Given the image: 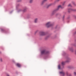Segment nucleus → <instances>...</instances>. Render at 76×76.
I'll use <instances>...</instances> for the list:
<instances>
[{"mask_svg": "<svg viewBox=\"0 0 76 76\" xmlns=\"http://www.w3.org/2000/svg\"><path fill=\"white\" fill-rule=\"evenodd\" d=\"M60 74H61L63 76H64L65 73H64V71H61V72H60Z\"/></svg>", "mask_w": 76, "mask_h": 76, "instance_id": "39448f33", "label": "nucleus"}, {"mask_svg": "<svg viewBox=\"0 0 76 76\" xmlns=\"http://www.w3.org/2000/svg\"><path fill=\"white\" fill-rule=\"evenodd\" d=\"M38 18H36L34 20L35 23H37L38 22Z\"/></svg>", "mask_w": 76, "mask_h": 76, "instance_id": "1a4fd4ad", "label": "nucleus"}, {"mask_svg": "<svg viewBox=\"0 0 76 76\" xmlns=\"http://www.w3.org/2000/svg\"><path fill=\"white\" fill-rule=\"evenodd\" d=\"M53 4H51L49 5V6H51Z\"/></svg>", "mask_w": 76, "mask_h": 76, "instance_id": "412c9836", "label": "nucleus"}, {"mask_svg": "<svg viewBox=\"0 0 76 76\" xmlns=\"http://www.w3.org/2000/svg\"><path fill=\"white\" fill-rule=\"evenodd\" d=\"M74 75H75V76H76V72H74Z\"/></svg>", "mask_w": 76, "mask_h": 76, "instance_id": "a211bd4d", "label": "nucleus"}, {"mask_svg": "<svg viewBox=\"0 0 76 76\" xmlns=\"http://www.w3.org/2000/svg\"><path fill=\"white\" fill-rule=\"evenodd\" d=\"M7 76H10L9 74H7Z\"/></svg>", "mask_w": 76, "mask_h": 76, "instance_id": "5701e85b", "label": "nucleus"}, {"mask_svg": "<svg viewBox=\"0 0 76 76\" xmlns=\"http://www.w3.org/2000/svg\"><path fill=\"white\" fill-rule=\"evenodd\" d=\"M60 0H57L56 1H60Z\"/></svg>", "mask_w": 76, "mask_h": 76, "instance_id": "4be33fe9", "label": "nucleus"}, {"mask_svg": "<svg viewBox=\"0 0 76 76\" xmlns=\"http://www.w3.org/2000/svg\"><path fill=\"white\" fill-rule=\"evenodd\" d=\"M68 7H72V5L71 4H69L68 5Z\"/></svg>", "mask_w": 76, "mask_h": 76, "instance_id": "2eb2a0df", "label": "nucleus"}, {"mask_svg": "<svg viewBox=\"0 0 76 76\" xmlns=\"http://www.w3.org/2000/svg\"><path fill=\"white\" fill-rule=\"evenodd\" d=\"M44 2L43 1L42 3H41V5L42 6V5H43L44 4Z\"/></svg>", "mask_w": 76, "mask_h": 76, "instance_id": "9b49d317", "label": "nucleus"}, {"mask_svg": "<svg viewBox=\"0 0 76 76\" xmlns=\"http://www.w3.org/2000/svg\"><path fill=\"white\" fill-rule=\"evenodd\" d=\"M41 54H49V52L48 51H46L45 50H43L41 52Z\"/></svg>", "mask_w": 76, "mask_h": 76, "instance_id": "7ed1b4c3", "label": "nucleus"}, {"mask_svg": "<svg viewBox=\"0 0 76 76\" xmlns=\"http://www.w3.org/2000/svg\"><path fill=\"white\" fill-rule=\"evenodd\" d=\"M70 68L71 69H74V67L73 66H71Z\"/></svg>", "mask_w": 76, "mask_h": 76, "instance_id": "4468645a", "label": "nucleus"}, {"mask_svg": "<svg viewBox=\"0 0 76 76\" xmlns=\"http://www.w3.org/2000/svg\"><path fill=\"white\" fill-rule=\"evenodd\" d=\"M1 31L2 32H4L5 31V30L3 29H1Z\"/></svg>", "mask_w": 76, "mask_h": 76, "instance_id": "f8f14e48", "label": "nucleus"}, {"mask_svg": "<svg viewBox=\"0 0 76 76\" xmlns=\"http://www.w3.org/2000/svg\"><path fill=\"white\" fill-rule=\"evenodd\" d=\"M45 25L47 28H49L50 26H52L53 24H52L51 22H48L45 24Z\"/></svg>", "mask_w": 76, "mask_h": 76, "instance_id": "f03ea898", "label": "nucleus"}, {"mask_svg": "<svg viewBox=\"0 0 76 76\" xmlns=\"http://www.w3.org/2000/svg\"><path fill=\"white\" fill-rule=\"evenodd\" d=\"M60 65H59L58 66V68L59 69H60Z\"/></svg>", "mask_w": 76, "mask_h": 76, "instance_id": "ddd939ff", "label": "nucleus"}, {"mask_svg": "<svg viewBox=\"0 0 76 76\" xmlns=\"http://www.w3.org/2000/svg\"><path fill=\"white\" fill-rule=\"evenodd\" d=\"M72 11H75L74 10L72 9H69L68 10V12H72Z\"/></svg>", "mask_w": 76, "mask_h": 76, "instance_id": "423d86ee", "label": "nucleus"}, {"mask_svg": "<svg viewBox=\"0 0 76 76\" xmlns=\"http://www.w3.org/2000/svg\"><path fill=\"white\" fill-rule=\"evenodd\" d=\"M70 59L69 58H66V62L67 63H68V62H69V61H70Z\"/></svg>", "mask_w": 76, "mask_h": 76, "instance_id": "0eeeda50", "label": "nucleus"}, {"mask_svg": "<svg viewBox=\"0 0 76 76\" xmlns=\"http://www.w3.org/2000/svg\"><path fill=\"white\" fill-rule=\"evenodd\" d=\"M0 60H1V62H2V61H3V60H2V58H1Z\"/></svg>", "mask_w": 76, "mask_h": 76, "instance_id": "aec40b11", "label": "nucleus"}, {"mask_svg": "<svg viewBox=\"0 0 76 76\" xmlns=\"http://www.w3.org/2000/svg\"><path fill=\"white\" fill-rule=\"evenodd\" d=\"M71 50V51H72V50Z\"/></svg>", "mask_w": 76, "mask_h": 76, "instance_id": "393cba45", "label": "nucleus"}, {"mask_svg": "<svg viewBox=\"0 0 76 76\" xmlns=\"http://www.w3.org/2000/svg\"><path fill=\"white\" fill-rule=\"evenodd\" d=\"M75 54H76V50L75 51Z\"/></svg>", "mask_w": 76, "mask_h": 76, "instance_id": "b1692460", "label": "nucleus"}, {"mask_svg": "<svg viewBox=\"0 0 76 76\" xmlns=\"http://www.w3.org/2000/svg\"><path fill=\"white\" fill-rule=\"evenodd\" d=\"M26 9H24L23 10V12H25V11H26Z\"/></svg>", "mask_w": 76, "mask_h": 76, "instance_id": "f3484780", "label": "nucleus"}, {"mask_svg": "<svg viewBox=\"0 0 76 76\" xmlns=\"http://www.w3.org/2000/svg\"><path fill=\"white\" fill-rule=\"evenodd\" d=\"M33 1V0H30V3H32Z\"/></svg>", "mask_w": 76, "mask_h": 76, "instance_id": "dca6fc26", "label": "nucleus"}, {"mask_svg": "<svg viewBox=\"0 0 76 76\" xmlns=\"http://www.w3.org/2000/svg\"><path fill=\"white\" fill-rule=\"evenodd\" d=\"M16 65L18 67H20L21 66V65L20 64L17 63L16 64Z\"/></svg>", "mask_w": 76, "mask_h": 76, "instance_id": "6e6552de", "label": "nucleus"}, {"mask_svg": "<svg viewBox=\"0 0 76 76\" xmlns=\"http://www.w3.org/2000/svg\"><path fill=\"white\" fill-rule=\"evenodd\" d=\"M64 7H62L61 5H59L58 6V8L56 10H54L52 13V15H54L55 14L56 12L57 11V10H58V9H59L60 8H61V9H63Z\"/></svg>", "mask_w": 76, "mask_h": 76, "instance_id": "f257e3e1", "label": "nucleus"}, {"mask_svg": "<svg viewBox=\"0 0 76 76\" xmlns=\"http://www.w3.org/2000/svg\"><path fill=\"white\" fill-rule=\"evenodd\" d=\"M48 0H43V1H44V2H45V1H47Z\"/></svg>", "mask_w": 76, "mask_h": 76, "instance_id": "6ab92c4d", "label": "nucleus"}, {"mask_svg": "<svg viewBox=\"0 0 76 76\" xmlns=\"http://www.w3.org/2000/svg\"><path fill=\"white\" fill-rule=\"evenodd\" d=\"M65 64V62H62L61 63V64L62 65H64V64Z\"/></svg>", "mask_w": 76, "mask_h": 76, "instance_id": "9d476101", "label": "nucleus"}, {"mask_svg": "<svg viewBox=\"0 0 76 76\" xmlns=\"http://www.w3.org/2000/svg\"><path fill=\"white\" fill-rule=\"evenodd\" d=\"M40 35H45V33L43 31H41L40 33Z\"/></svg>", "mask_w": 76, "mask_h": 76, "instance_id": "20e7f679", "label": "nucleus"}]
</instances>
